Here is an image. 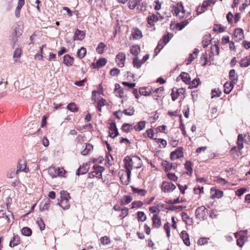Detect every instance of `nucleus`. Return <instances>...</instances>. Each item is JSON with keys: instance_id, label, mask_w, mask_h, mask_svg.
<instances>
[{"instance_id": "nucleus-1", "label": "nucleus", "mask_w": 250, "mask_h": 250, "mask_svg": "<svg viewBox=\"0 0 250 250\" xmlns=\"http://www.w3.org/2000/svg\"><path fill=\"white\" fill-rule=\"evenodd\" d=\"M125 165L126 168L128 180L125 181L123 184L127 185L131 175V170L133 168H139L142 166L141 159L137 156H127L125 158Z\"/></svg>"}, {"instance_id": "nucleus-2", "label": "nucleus", "mask_w": 250, "mask_h": 250, "mask_svg": "<svg viewBox=\"0 0 250 250\" xmlns=\"http://www.w3.org/2000/svg\"><path fill=\"white\" fill-rule=\"evenodd\" d=\"M48 172L52 177H56L57 176H63L65 173V171L63 168H58L56 169L54 167H50L48 169Z\"/></svg>"}, {"instance_id": "nucleus-3", "label": "nucleus", "mask_w": 250, "mask_h": 250, "mask_svg": "<svg viewBox=\"0 0 250 250\" xmlns=\"http://www.w3.org/2000/svg\"><path fill=\"white\" fill-rule=\"evenodd\" d=\"M207 210L205 207L202 206L198 207L195 211V215L199 219H205L207 217Z\"/></svg>"}, {"instance_id": "nucleus-4", "label": "nucleus", "mask_w": 250, "mask_h": 250, "mask_svg": "<svg viewBox=\"0 0 250 250\" xmlns=\"http://www.w3.org/2000/svg\"><path fill=\"white\" fill-rule=\"evenodd\" d=\"M161 188L165 192H170L176 188V186L171 183L163 181L161 186Z\"/></svg>"}, {"instance_id": "nucleus-5", "label": "nucleus", "mask_w": 250, "mask_h": 250, "mask_svg": "<svg viewBox=\"0 0 250 250\" xmlns=\"http://www.w3.org/2000/svg\"><path fill=\"white\" fill-rule=\"evenodd\" d=\"M173 11V15H176L179 18H182L184 17V14L185 12V10H184L183 5L181 3L179 4V3L177 4V7H175Z\"/></svg>"}, {"instance_id": "nucleus-6", "label": "nucleus", "mask_w": 250, "mask_h": 250, "mask_svg": "<svg viewBox=\"0 0 250 250\" xmlns=\"http://www.w3.org/2000/svg\"><path fill=\"white\" fill-rule=\"evenodd\" d=\"M125 60V55L123 52L119 53L116 57V62L118 65L120 67L124 66Z\"/></svg>"}, {"instance_id": "nucleus-7", "label": "nucleus", "mask_w": 250, "mask_h": 250, "mask_svg": "<svg viewBox=\"0 0 250 250\" xmlns=\"http://www.w3.org/2000/svg\"><path fill=\"white\" fill-rule=\"evenodd\" d=\"M234 39L236 42H239L241 41L244 38V32L241 28H237L234 32Z\"/></svg>"}, {"instance_id": "nucleus-8", "label": "nucleus", "mask_w": 250, "mask_h": 250, "mask_svg": "<svg viewBox=\"0 0 250 250\" xmlns=\"http://www.w3.org/2000/svg\"><path fill=\"white\" fill-rule=\"evenodd\" d=\"M183 157V152L182 148H179L170 154L171 160H176Z\"/></svg>"}, {"instance_id": "nucleus-9", "label": "nucleus", "mask_w": 250, "mask_h": 250, "mask_svg": "<svg viewBox=\"0 0 250 250\" xmlns=\"http://www.w3.org/2000/svg\"><path fill=\"white\" fill-rule=\"evenodd\" d=\"M93 168L95 170L92 172V175L93 176H96L99 179L102 178V172L104 170V167L100 166H97L96 167L94 166Z\"/></svg>"}, {"instance_id": "nucleus-10", "label": "nucleus", "mask_w": 250, "mask_h": 250, "mask_svg": "<svg viewBox=\"0 0 250 250\" xmlns=\"http://www.w3.org/2000/svg\"><path fill=\"white\" fill-rule=\"evenodd\" d=\"M119 135L118 129L115 123H112L110 125L109 136L112 138H115Z\"/></svg>"}, {"instance_id": "nucleus-11", "label": "nucleus", "mask_w": 250, "mask_h": 250, "mask_svg": "<svg viewBox=\"0 0 250 250\" xmlns=\"http://www.w3.org/2000/svg\"><path fill=\"white\" fill-rule=\"evenodd\" d=\"M19 171H25L27 172L28 171L26 170V163L24 160H20L17 166V170L16 173H18Z\"/></svg>"}, {"instance_id": "nucleus-12", "label": "nucleus", "mask_w": 250, "mask_h": 250, "mask_svg": "<svg viewBox=\"0 0 250 250\" xmlns=\"http://www.w3.org/2000/svg\"><path fill=\"white\" fill-rule=\"evenodd\" d=\"M152 220L153 228H159L161 226V218L157 214L153 215Z\"/></svg>"}, {"instance_id": "nucleus-13", "label": "nucleus", "mask_w": 250, "mask_h": 250, "mask_svg": "<svg viewBox=\"0 0 250 250\" xmlns=\"http://www.w3.org/2000/svg\"><path fill=\"white\" fill-rule=\"evenodd\" d=\"M180 236L181 239L183 240L184 244L186 246H190V243L189 241V236L188 233L185 230L182 231L181 232Z\"/></svg>"}, {"instance_id": "nucleus-14", "label": "nucleus", "mask_w": 250, "mask_h": 250, "mask_svg": "<svg viewBox=\"0 0 250 250\" xmlns=\"http://www.w3.org/2000/svg\"><path fill=\"white\" fill-rule=\"evenodd\" d=\"M159 18L162 19L161 16L158 17L154 14H152L147 17L148 23L151 26H154V23L158 21Z\"/></svg>"}, {"instance_id": "nucleus-15", "label": "nucleus", "mask_w": 250, "mask_h": 250, "mask_svg": "<svg viewBox=\"0 0 250 250\" xmlns=\"http://www.w3.org/2000/svg\"><path fill=\"white\" fill-rule=\"evenodd\" d=\"M85 37V33L79 29H77V30L75 31L73 39L74 41L76 40H80L82 41L83 40Z\"/></svg>"}, {"instance_id": "nucleus-16", "label": "nucleus", "mask_w": 250, "mask_h": 250, "mask_svg": "<svg viewBox=\"0 0 250 250\" xmlns=\"http://www.w3.org/2000/svg\"><path fill=\"white\" fill-rule=\"evenodd\" d=\"M20 243V237L17 234H13L12 239L10 241L9 243V246L11 247H14L17 246Z\"/></svg>"}, {"instance_id": "nucleus-17", "label": "nucleus", "mask_w": 250, "mask_h": 250, "mask_svg": "<svg viewBox=\"0 0 250 250\" xmlns=\"http://www.w3.org/2000/svg\"><path fill=\"white\" fill-rule=\"evenodd\" d=\"M63 63L67 66H71L74 63V59L67 54L63 56Z\"/></svg>"}, {"instance_id": "nucleus-18", "label": "nucleus", "mask_w": 250, "mask_h": 250, "mask_svg": "<svg viewBox=\"0 0 250 250\" xmlns=\"http://www.w3.org/2000/svg\"><path fill=\"white\" fill-rule=\"evenodd\" d=\"M240 65L241 67H247L250 65V55L242 59L240 62Z\"/></svg>"}, {"instance_id": "nucleus-19", "label": "nucleus", "mask_w": 250, "mask_h": 250, "mask_svg": "<svg viewBox=\"0 0 250 250\" xmlns=\"http://www.w3.org/2000/svg\"><path fill=\"white\" fill-rule=\"evenodd\" d=\"M134 39L139 40L142 38L143 35L141 30L138 29H134L131 34Z\"/></svg>"}, {"instance_id": "nucleus-20", "label": "nucleus", "mask_w": 250, "mask_h": 250, "mask_svg": "<svg viewBox=\"0 0 250 250\" xmlns=\"http://www.w3.org/2000/svg\"><path fill=\"white\" fill-rule=\"evenodd\" d=\"M107 60L105 58H102L99 59L96 63H93V66L94 68L101 67L105 65Z\"/></svg>"}, {"instance_id": "nucleus-21", "label": "nucleus", "mask_w": 250, "mask_h": 250, "mask_svg": "<svg viewBox=\"0 0 250 250\" xmlns=\"http://www.w3.org/2000/svg\"><path fill=\"white\" fill-rule=\"evenodd\" d=\"M233 83L232 82H227L225 83L224 87V92L226 94H229L233 88Z\"/></svg>"}, {"instance_id": "nucleus-22", "label": "nucleus", "mask_w": 250, "mask_h": 250, "mask_svg": "<svg viewBox=\"0 0 250 250\" xmlns=\"http://www.w3.org/2000/svg\"><path fill=\"white\" fill-rule=\"evenodd\" d=\"M229 77L231 82H232L233 83H236L237 81V76L235 74L234 69H231L230 70L229 73Z\"/></svg>"}, {"instance_id": "nucleus-23", "label": "nucleus", "mask_w": 250, "mask_h": 250, "mask_svg": "<svg viewBox=\"0 0 250 250\" xmlns=\"http://www.w3.org/2000/svg\"><path fill=\"white\" fill-rule=\"evenodd\" d=\"M87 165L86 164H83L82 166H80L78 168L77 172V175L79 176L81 174H83L87 171Z\"/></svg>"}, {"instance_id": "nucleus-24", "label": "nucleus", "mask_w": 250, "mask_h": 250, "mask_svg": "<svg viewBox=\"0 0 250 250\" xmlns=\"http://www.w3.org/2000/svg\"><path fill=\"white\" fill-rule=\"evenodd\" d=\"M180 77L184 83L187 84L189 83V82H190V78L188 73L186 72H182L180 74Z\"/></svg>"}, {"instance_id": "nucleus-25", "label": "nucleus", "mask_w": 250, "mask_h": 250, "mask_svg": "<svg viewBox=\"0 0 250 250\" xmlns=\"http://www.w3.org/2000/svg\"><path fill=\"white\" fill-rule=\"evenodd\" d=\"M93 149V146L90 144H86L85 145V148L81 152L83 155H87L89 152L92 151Z\"/></svg>"}, {"instance_id": "nucleus-26", "label": "nucleus", "mask_w": 250, "mask_h": 250, "mask_svg": "<svg viewBox=\"0 0 250 250\" xmlns=\"http://www.w3.org/2000/svg\"><path fill=\"white\" fill-rule=\"evenodd\" d=\"M131 188L133 193H137L138 195L142 196H145L146 193V191L145 189H139L133 187H132Z\"/></svg>"}, {"instance_id": "nucleus-27", "label": "nucleus", "mask_w": 250, "mask_h": 250, "mask_svg": "<svg viewBox=\"0 0 250 250\" xmlns=\"http://www.w3.org/2000/svg\"><path fill=\"white\" fill-rule=\"evenodd\" d=\"M59 205L63 209H68L70 205L69 203V200H60L59 202Z\"/></svg>"}, {"instance_id": "nucleus-28", "label": "nucleus", "mask_w": 250, "mask_h": 250, "mask_svg": "<svg viewBox=\"0 0 250 250\" xmlns=\"http://www.w3.org/2000/svg\"><path fill=\"white\" fill-rule=\"evenodd\" d=\"M130 53L134 56H137L140 52V48L138 45H133L130 49Z\"/></svg>"}, {"instance_id": "nucleus-29", "label": "nucleus", "mask_w": 250, "mask_h": 250, "mask_svg": "<svg viewBox=\"0 0 250 250\" xmlns=\"http://www.w3.org/2000/svg\"><path fill=\"white\" fill-rule=\"evenodd\" d=\"M192 166H193V165L191 162H190L189 161H187L186 163V164L185 165V168L187 170V174H188V175L191 174V173L192 172Z\"/></svg>"}, {"instance_id": "nucleus-30", "label": "nucleus", "mask_w": 250, "mask_h": 250, "mask_svg": "<svg viewBox=\"0 0 250 250\" xmlns=\"http://www.w3.org/2000/svg\"><path fill=\"white\" fill-rule=\"evenodd\" d=\"M122 129L125 132H129L133 129L132 125L129 124H124L122 125Z\"/></svg>"}, {"instance_id": "nucleus-31", "label": "nucleus", "mask_w": 250, "mask_h": 250, "mask_svg": "<svg viewBox=\"0 0 250 250\" xmlns=\"http://www.w3.org/2000/svg\"><path fill=\"white\" fill-rule=\"evenodd\" d=\"M86 53V49L83 47H82L78 50L77 56L80 59H82L85 56Z\"/></svg>"}, {"instance_id": "nucleus-32", "label": "nucleus", "mask_w": 250, "mask_h": 250, "mask_svg": "<svg viewBox=\"0 0 250 250\" xmlns=\"http://www.w3.org/2000/svg\"><path fill=\"white\" fill-rule=\"evenodd\" d=\"M210 53H211L213 56L219 55V47L217 44H215L211 47Z\"/></svg>"}, {"instance_id": "nucleus-33", "label": "nucleus", "mask_w": 250, "mask_h": 250, "mask_svg": "<svg viewBox=\"0 0 250 250\" xmlns=\"http://www.w3.org/2000/svg\"><path fill=\"white\" fill-rule=\"evenodd\" d=\"M105 47L106 45L104 43L100 42L96 48L97 52L100 54H103Z\"/></svg>"}, {"instance_id": "nucleus-34", "label": "nucleus", "mask_w": 250, "mask_h": 250, "mask_svg": "<svg viewBox=\"0 0 250 250\" xmlns=\"http://www.w3.org/2000/svg\"><path fill=\"white\" fill-rule=\"evenodd\" d=\"M243 135L242 134H239L238 136L237 139V145H238V149L240 150H241L243 148Z\"/></svg>"}, {"instance_id": "nucleus-35", "label": "nucleus", "mask_w": 250, "mask_h": 250, "mask_svg": "<svg viewBox=\"0 0 250 250\" xmlns=\"http://www.w3.org/2000/svg\"><path fill=\"white\" fill-rule=\"evenodd\" d=\"M210 42V37L206 36L203 38L202 41L203 46L204 48H206Z\"/></svg>"}, {"instance_id": "nucleus-36", "label": "nucleus", "mask_w": 250, "mask_h": 250, "mask_svg": "<svg viewBox=\"0 0 250 250\" xmlns=\"http://www.w3.org/2000/svg\"><path fill=\"white\" fill-rule=\"evenodd\" d=\"M21 233L25 236H29L32 234V230L28 227H24L22 229Z\"/></svg>"}, {"instance_id": "nucleus-37", "label": "nucleus", "mask_w": 250, "mask_h": 250, "mask_svg": "<svg viewBox=\"0 0 250 250\" xmlns=\"http://www.w3.org/2000/svg\"><path fill=\"white\" fill-rule=\"evenodd\" d=\"M138 220L139 221L144 222L146 219V216L143 211L137 212Z\"/></svg>"}, {"instance_id": "nucleus-38", "label": "nucleus", "mask_w": 250, "mask_h": 250, "mask_svg": "<svg viewBox=\"0 0 250 250\" xmlns=\"http://www.w3.org/2000/svg\"><path fill=\"white\" fill-rule=\"evenodd\" d=\"M146 122L141 121L138 123V125L134 126L135 130L138 131H141L145 127Z\"/></svg>"}, {"instance_id": "nucleus-39", "label": "nucleus", "mask_w": 250, "mask_h": 250, "mask_svg": "<svg viewBox=\"0 0 250 250\" xmlns=\"http://www.w3.org/2000/svg\"><path fill=\"white\" fill-rule=\"evenodd\" d=\"M200 82V79L198 78L194 79L191 82H189V87L195 88L199 84Z\"/></svg>"}, {"instance_id": "nucleus-40", "label": "nucleus", "mask_w": 250, "mask_h": 250, "mask_svg": "<svg viewBox=\"0 0 250 250\" xmlns=\"http://www.w3.org/2000/svg\"><path fill=\"white\" fill-rule=\"evenodd\" d=\"M139 2L140 0H130L128 2L129 8L130 9H134Z\"/></svg>"}, {"instance_id": "nucleus-41", "label": "nucleus", "mask_w": 250, "mask_h": 250, "mask_svg": "<svg viewBox=\"0 0 250 250\" xmlns=\"http://www.w3.org/2000/svg\"><path fill=\"white\" fill-rule=\"evenodd\" d=\"M132 200V198L130 196L125 195L124 196L123 198L122 199V203L124 205H127L129 204Z\"/></svg>"}, {"instance_id": "nucleus-42", "label": "nucleus", "mask_w": 250, "mask_h": 250, "mask_svg": "<svg viewBox=\"0 0 250 250\" xmlns=\"http://www.w3.org/2000/svg\"><path fill=\"white\" fill-rule=\"evenodd\" d=\"M61 200H69L70 196L69 193L66 191H62L61 192Z\"/></svg>"}, {"instance_id": "nucleus-43", "label": "nucleus", "mask_w": 250, "mask_h": 250, "mask_svg": "<svg viewBox=\"0 0 250 250\" xmlns=\"http://www.w3.org/2000/svg\"><path fill=\"white\" fill-rule=\"evenodd\" d=\"M67 108L68 110L72 112H76L78 110L76 104L74 103H71L68 104Z\"/></svg>"}, {"instance_id": "nucleus-44", "label": "nucleus", "mask_w": 250, "mask_h": 250, "mask_svg": "<svg viewBox=\"0 0 250 250\" xmlns=\"http://www.w3.org/2000/svg\"><path fill=\"white\" fill-rule=\"evenodd\" d=\"M223 194V193L222 191L218 190H215V193L212 194L211 198L212 199H214L215 198H220L222 197Z\"/></svg>"}, {"instance_id": "nucleus-45", "label": "nucleus", "mask_w": 250, "mask_h": 250, "mask_svg": "<svg viewBox=\"0 0 250 250\" xmlns=\"http://www.w3.org/2000/svg\"><path fill=\"white\" fill-rule=\"evenodd\" d=\"M133 65L134 67L138 68H140L142 64L143 63L141 60H140L138 58H135L133 61Z\"/></svg>"}, {"instance_id": "nucleus-46", "label": "nucleus", "mask_w": 250, "mask_h": 250, "mask_svg": "<svg viewBox=\"0 0 250 250\" xmlns=\"http://www.w3.org/2000/svg\"><path fill=\"white\" fill-rule=\"evenodd\" d=\"M21 54V50L20 49H16L14 52L13 58L15 62L18 61L17 59L20 57Z\"/></svg>"}, {"instance_id": "nucleus-47", "label": "nucleus", "mask_w": 250, "mask_h": 250, "mask_svg": "<svg viewBox=\"0 0 250 250\" xmlns=\"http://www.w3.org/2000/svg\"><path fill=\"white\" fill-rule=\"evenodd\" d=\"M214 4V2L211 0H207L203 2L202 6L201 7V9L203 8H206L207 7L211 5H213Z\"/></svg>"}, {"instance_id": "nucleus-48", "label": "nucleus", "mask_w": 250, "mask_h": 250, "mask_svg": "<svg viewBox=\"0 0 250 250\" xmlns=\"http://www.w3.org/2000/svg\"><path fill=\"white\" fill-rule=\"evenodd\" d=\"M143 205L142 202L140 201H135L132 203L131 208L141 207Z\"/></svg>"}, {"instance_id": "nucleus-49", "label": "nucleus", "mask_w": 250, "mask_h": 250, "mask_svg": "<svg viewBox=\"0 0 250 250\" xmlns=\"http://www.w3.org/2000/svg\"><path fill=\"white\" fill-rule=\"evenodd\" d=\"M134 109L133 107H129L128 109L124 110L123 113L126 115L131 116L134 114Z\"/></svg>"}, {"instance_id": "nucleus-50", "label": "nucleus", "mask_w": 250, "mask_h": 250, "mask_svg": "<svg viewBox=\"0 0 250 250\" xmlns=\"http://www.w3.org/2000/svg\"><path fill=\"white\" fill-rule=\"evenodd\" d=\"M100 240L103 245H108L110 243V238L107 236L102 237Z\"/></svg>"}, {"instance_id": "nucleus-51", "label": "nucleus", "mask_w": 250, "mask_h": 250, "mask_svg": "<svg viewBox=\"0 0 250 250\" xmlns=\"http://www.w3.org/2000/svg\"><path fill=\"white\" fill-rule=\"evenodd\" d=\"M106 103V101L103 99L100 100L97 104V108L99 111H101L102 107L105 105Z\"/></svg>"}, {"instance_id": "nucleus-52", "label": "nucleus", "mask_w": 250, "mask_h": 250, "mask_svg": "<svg viewBox=\"0 0 250 250\" xmlns=\"http://www.w3.org/2000/svg\"><path fill=\"white\" fill-rule=\"evenodd\" d=\"M37 223L39 226L41 230H44L45 229V224L41 218H38Z\"/></svg>"}, {"instance_id": "nucleus-53", "label": "nucleus", "mask_w": 250, "mask_h": 250, "mask_svg": "<svg viewBox=\"0 0 250 250\" xmlns=\"http://www.w3.org/2000/svg\"><path fill=\"white\" fill-rule=\"evenodd\" d=\"M120 70L117 68H114L110 71V74L112 76H117L120 73Z\"/></svg>"}, {"instance_id": "nucleus-54", "label": "nucleus", "mask_w": 250, "mask_h": 250, "mask_svg": "<svg viewBox=\"0 0 250 250\" xmlns=\"http://www.w3.org/2000/svg\"><path fill=\"white\" fill-rule=\"evenodd\" d=\"M128 208H125L121 209V213L120 215V216L122 218H124L125 216L128 215Z\"/></svg>"}, {"instance_id": "nucleus-55", "label": "nucleus", "mask_w": 250, "mask_h": 250, "mask_svg": "<svg viewBox=\"0 0 250 250\" xmlns=\"http://www.w3.org/2000/svg\"><path fill=\"white\" fill-rule=\"evenodd\" d=\"M164 228L165 230H166V231L167 232V237H169V236H170V230L169 224L168 222L166 223L164 225Z\"/></svg>"}, {"instance_id": "nucleus-56", "label": "nucleus", "mask_w": 250, "mask_h": 250, "mask_svg": "<svg viewBox=\"0 0 250 250\" xmlns=\"http://www.w3.org/2000/svg\"><path fill=\"white\" fill-rule=\"evenodd\" d=\"M188 23V21H182L178 24L177 27L179 28V30H181L187 25Z\"/></svg>"}, {"instance_id": "nucleus-57", "label": "nucleus", "mask_w": 250, "mask_h": 250, "mask_svg": "<svg viewBox=\"0 0 250 250\" xmlns=\"http://www.w3.org/2000/svg\"><path fill=\"white\" fill-rule=\"evenodd\" d=\"M247 191V189L245 188H242L240 189H238L236 192V194L238 196H242L246 191Z\"/></svg>"}, {"instance_id": "nucleus-58", "label": "nucleus", "mask_w": 250, "mask_h": 250, "mask_svg": "<svg viewBox=\"0 0 250 250\" xmlns=\"http://www.w3.org/2000/svg\"><path fill=\"white\" fill-rule=\"evenodd\" d=\"M244 237H242L237 240V245L240 247H242L244 244Z\"/></svg>"}, {"instance_id": "nucleus-59", "label": "nucleus", "mask_w": 250, "mask_h": 250, "mask_svg": "<svg viewBox=\"0 0 250 250\" xmlns=\"http://www.w3.org/2000/svg\"><path fill=\"white\" fill-rule=\"evenodd\" d=\"M195 58V57L193 55V54H190L189 57L186 60V64L188 65Z\"/></svg>"}, {"instance_id": "nucleus-60", "label": "nucleus", "mask_w": 250, "mask_h": 250, "mask_svg": "<svg viewBox=\"0 0 250 250\" xmlns=\"http://www.w3.org/2000/svg\"><path fill=\"white\" fill-rule=\"evenodd\" d=\"M233 16L232 14L229 12L228 13V14L227 15V19L229 22V23H232V18Z\"/></svg>"}, {"instance_id": "nucleus-61", "label": "nucleus", "mask_w": 250, "mask_h": 250, "mask_svg": "<svg viewBox=\"0 0 250 250\" xmlns=\"http://www.w3.org/2000/svg\"><path fill=\"white\" fill-rule=\"evenodd\" d=\"M158 143H160V146H162L163 147H165L167 145V141L162 139H158Z\"/></svg>"}, {"instance_id": "nucleus-62", "label": "nucleus", "mask_w": 250, "mask_h": 250, "mask_svg": "<svg viewBox=\"0 0 250 250\" xmlns=\"http://www.w3.org/2000/svg\"><path fill=\"white\" fill-rule=\"evenodd\" d=\"M175 89H176V94L177 95V96H179L180 95H183L185 91V89L183 88H180L179 89L175 88Z\"/></svg>"}, {"instance_id": "nucleus-63", "label": "nucleus", "mask_w": 250, "mask_h": 250, "mask_svg": "<svg viewBox=\"0 0 250 250\" xmlns=\"http://www.w3.org/2000/svg\"><path fill=\"white\" fill-rule=\"evenodd\" d=\"M208 243V239L205 238H200L198 241V244L199 245H204Z\"/></svg>"}, {"instance_id": "nucleus-64", "label": "nucleus", "mask_w": 250, "mask_h": 250, "mask_svg": "<svg viewBox=\"0 0 250 250\" xmlns=\"http://www.w3.org/2000/svg\"><path fill=\"white\" fill-rule=\"evenodd\" d=\"M168 178L173 181H176L177 180V177L175 176V175L173 173H168L167 174Z\"/></svg>"}]
</instances>
